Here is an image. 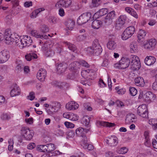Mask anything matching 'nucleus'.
Here are the masks:
<instances>
[{
	"mask_svg": "<svg viewBox=\"0 0 157 157\" xmlns=\"http://www.w3.org/2000/svg\"><path fill=\"white\" fill-rule=\"evenodd\" d=\"M85 50L88 53L97 56L99 55L102 52L101 47L97 39L93 41L91 46L85 48Z\"/></svg>",
	"mask_w": 157,
	"mask_h": 157,
	"instance_id": "1",
	"label": "nucleus"
},
{
	"mask_svg": "<svg viewBox=\"0 0 157 157\" xmlns=\"http://www.w3.org/2000/svg\"><path fill=\"white\" fill-rule=\"evenodd\" d=\"M4 35L3 38L5 39V42L8 44L12 43L16 38H19V36L16 33L11 34L10 30H6Z\"/></svg>",
	"mask_w": 157,
	"mask_h": 157,
	"instance_id": "2",
	"label": "nucleus"
},
{
	"mask_svg": "<svg viewBox=\"0 0 157 157\" xmlns=\"http://www.w3.org/2000/svg\"><path fill=\"white\" fill-rule=\"evenodd\" d=\"M21 131L22 136L25 140L29 141L32 139L34 135L33 132L28 127H23Z\"/></svg>",
	"mask_w": 157,
	"mask_h": 157,
	"instance_id": "3",
	"label": "nucleus"
},
{
	"mask_svg": "<svg viewBox=\"0 0 157 157\" xmlns=\"http://www.w3.org/2000/svg\"><path fill=\"white\" fill-rule=\"evenodd\" d=\"M90 13L88 12L81 14L77 20V23L79 25L86 23L88 21H92L93 20Z\"/></svg>",
	"mask_w": 157,
	"mask_h": 157,
	"instance_id": "4",
	"label": "nucleus"
},
{
	"mask_svg": "<svg viewBox=\"0 0 157 157\" xmlns=\"http://www.w3.org/2000/svg\"><path fill=\"white\" fill-rule=\"evenodd\" d=\"M135 31V27L132 26L127 28L124 31L122 35V38L123 40H126L131 37Z\"/></svg>",
	"mask_w": 157,
	"mask_h": 157,
	"instance_id": "5",
	"label": "nucleus"
},
{
	"mask_svg": "<svg viewBox=\"0 0 157 157\" xmlns=\"http://www.w3.org/2000/svg\"><path fill=\"white\" fill-rule=\"evenodd\" d=\"M137 113L139 116L142 117H148V109L145 105H142L139 106L137 109Z\"/></svg>",
	"mask_w": 157,
	"mask_h": 157,
	"instance_id": "6",
	"label": "nucleus"
},
{
	"mask_svg": "<svg viewBox=\"0 0 157 157\" xmlns=\"http://www.w3.org/2000/svg\"><path fill=\"white\" fill-rule=\"evenodd\" d=\"M72 2V0H60L57 2L55 6L57 8L62 7L67 8L71 6Z\"/></svg>",
	"mask_w": 157,
	"mask_h": 157,
	"instance_id": "7",
	"label": "nucleus"
},
{
	"mask_svg": "<svg viewBox=\"0 0 157 157\" xmlns=\"http://www.w3.org/2000/svg\"><path fill=\"white\" fill-rule=\"evenodd\" d=\"M115 11L113 10L108 13L105 17L104 22L106 25L111 24L113 22V19L115 17Z\"/></svg>",
	"mask_w": 157,
	"mask_h": 157,
	"instance_id": "8",
	"label": "nucleus"
},
{
	"mask_svg": "<svg viewBox=\"0 0 157 157\" xmlns=\"http://www.w3.org/2000/svg\"><path fill=\"white\" fill-rule=\"evenodd\" d=\"M156 44V42L155 39H151L147 41L144 44L145 48L148 50L151 51L155 48Z\"/></svg>",
	"mask_w": 157,
	"mask_h": 157,
	"instance_id": "9",
	"label": "nucleus"
},
{
	"mask_svg": "<svg viewBox=\"0 0 157 157\" xmlns=\"http://www.w3.org/2000/svg\"><path fill=\"white\" fill-rule=\"evenodd\" d=\"M42 50L44 52L45 56L47 57H51L54 55V51L48 47L46 44H44L41 48Z\"/></svg>",
	"mask_w": 157,
	"mask_h": 157,
	"instance_id": "10",
	"label": "nucleus"
},
{
	"mask_svg": "<svg viewBox=\"0 0 157 157\" xmlns=\"http://www.w3.org/2000/svg\"><path fill=\"white\" fill-rule=\"evenodd\" d=\"M143 98L146 102L150 103L155 99L156 95L151 92L148 91L144 94Z\"/></svg>",
	"mask_w": 157,
	"mask_h": 157,
	"instance_id": "11",
	"label": "nucleus"
},
{
	"mask_svg": "<svg viewBox=\"0 0 157 157\" xmlns=\"http://www.w3.org/2000/svg\"><path fill=\"white\" fill-rule=\"evenodd\" d=\"M9 57V53L7 50H4L0 52V63L6 62Z\"/></svg>",
	"mask_w": 157,
	"mask_h": 157,
	"instance_id": "12",
	"label": "nucleus"
},
{
	"mask_svg": "<svg viewBox=\"0 0 157 157\" xmlns=\"http://www.w3.org/2000/svg\"><path fill=\"white\" fill-rule=\"evenodd\" d=\"M47 72L44 69L41 68L38 71L36 74V77L41 82H43L46 76Z\"/></svg>",
	"mask_w": 157,
	"mask_h": 157,
	"instance_id": "13",
	"label": "nucleus"
},
{
	"mask_svg": "<svg viewBox=\"0 0 157 157\" xmlns=\"http://www.w3.org/2000/svg\"><path fill=\"white\" fill-rule=\"evenodd\" d=\"M12 89L10 91V95L11 97H14L20 94V89L16 84H13L11 86Z\"/></svg>",
	"mask_w": 157,
	"mask_h": 157,
	"instance_id": "14",
	"label": "nucleus"
},
{
	"mask_svg": "<svg viewBox=\"0 0 157 157\" xmlns=\"http://www.w3.org/2000/svg\"><path fill=\"white\" fill-rule=\"evenodd\" d=\"M106 143L111 146H116L118 143L117 138L115 136H111L108 137L106 140Z\"/></svg>",
	"mask_w": 157,
	"mask_h": 157,
	"instance_id": "15",
	"label": "nucleus"
},
{
	"mask_svg": "<svg viewBox=\"0 0 157 157\" xmlns=\"http://www.w3.org/2000/svg\"><path fill=\"white\" fill-rule=\"evenodd\" d=\"M122 69H124L128 67L129 65L130 60L128 58L122 57L120 60Z\"/></svg>",
	"mask_w": 157,
	"mask_h": 157,
	"instance_id": "16",
	"label": "nucleus"
},
{
	"mask_svg": "<svg viewBox=\"0 0 157 157\" xmlns=\"http://www.w3.org/2000/svg\"><path fill=\"white\" fill-rule=\"evenodd\" d=\"M90 130V128L84 129L82 127H79L77 128L75 130V133L76 135L78 136L82 137L86 135Z\"/></svg>",
	"mask_w": 157,
	"mask_h": 157,
	"instance_id": "17",
	"label": "nucleus"
},
{
	"mask_svg": "<svg viewBox=\"0 0 157 157\" xmlns=\"http://www.w3.org/2000/svg\"><path fill=\"white\" fill-rule=\"evenodd\" d=\"M79 106L77 103L74 101H71L66 105V107L69 110H74L77 109Z\"/></svg>",
	"mask_w": 157,
	"mask_h": 157,
	"instance_id": "18",
	"label": "nucleus"
},
{
	"mask_svg": "<svg viewBox=\"0 0 157 157\" xmlns=\"http://www.w3.org/2000/svg\"><path fill=\"white\" fill-rule=\"evenodd\" d=\"M67 67V64L65 63L58 64L57 65V70L59 73L62 74L66 70Z\"/></svg>",
	"mask_w": 157,
	"mask_h": 157,
	"instance_id": "19",
	"label": "nucleus"
},
{
	"mask_svg": "<svg viewBox=\"0 0 157 157\" xmlns=\"http://www.w3.org/2000/svg\"><path fill=\"white\" fill-rule=\"evenodd\" d=\"M155 58L151 56H147L145 58L144 62L146 64L150 66L153 64L155 62Z\"/></svg>",
	"mask_w": 157,
	"mask_h": 157,
	"instance_id": "20",
	"label": "nucleus"
},
{
	"mask_svg": "<svg viewBox=\"0 0 157 157\" xmlns=\"http://www.w3.org/2000/svg\"><path fill=\"white\" fill-rule=\"evenodd\" d=\"M22 40L23 43V45L24 47H28L31 45L32 40L30 36H25L22 38Z\"/></svg>",
	"mask_w": 157,
	"mask_h": 157,
	"instance_id": "21",
	"label": "nucleus"
},
{
	"mask_svg": "<svg viewBox=\"0 0 157 157\" xmlns=\"http://www.w3.org/2000/svg\"><path fill=\"white\" fill-rule=\"evenodd\" d=\"M75 24V21L71 19H68L65 22V25L69 30H72Z\"/></svg>",
	"mask_w": 157,
	"mask_h": 157,
	"instance_id": "22",
	"label": "nucleus"
},
{
	"mask_svg": "<svg viewBox=\"0 0 157 157\" xmlns=\"http://www.w3.org/2000/svg\"><path fill=\"white\" fill-rule=\"evenodd\" d=\"M135 82L136 85L139 86H143L145 84L144 79L140 77L136 78L135 79Z\"/></svg>",
	"mask_w": 157,
	"mask_h": 157,
	"instance_id": "23",
	"label": "nucleus"
},
{
	"mask_svg": "<svg viewBox=\"0 0 157 157\" xmlns=\"http://www.w3.org/2000/svg\"><path fill=\"white\" fill-rule=\"evenodd\" d=\"M31 33L32 36H35L37 38L44 39H47L48 38V36L47 35L38 34L37 31L36 30H33L31 31Z\"/></svg>",
	"mask_w": 157,
	"mask_h": 157,
	"instance_id": "24",
	"label": "nucleus"
},
{
	"mask_svg": "<svg viewBox=\"0 0 157 157\" xmlns=\"http://www.w3.org/2000/svg\"><path fill=\"white\" fill-rule=\"evenodd\" d=\"M80 63L78 62H74L71 63L69 66L70 69L77 70L80 68Z\"/></svg>",
	"mask_w": 157,
	"mask_h": 157,
	"instance_id": "25",
	"label": "nucleus"
},
{
	"mask_svg": "<svg viewBox=\"0 0 157 157\" xmlns=\"http://www.w3.org/2000/svg\"><path fill=\"white\" fill-rule=\"evenodd\" d=\"M108 12V10L106 8H103L94 14L95 15H97L98 17L97 18L100 17L107 14Z\"/></svg>",
	"mask_w": 157,
	"mask_h": 157,
	"instance_id": "26",
	"label": "nucleus"
},
{
	"mask_svg": "<svg viewBox=\"0 0 157 157\" xmlns=\"http://www.w3.org/2000/svg\"><path fill=\"white\" fill-rule=\"evenodd\" d=\"M115 27L116 29L120 30L124 28L126 26L125 24L116 20L115 24Z\"/></svg>",
	"mask_w": 157,
	"mask_h": 157,
	"instance_id": "27",
	"label": "nucleus"
},
{
	"mask_svg": "<svg viewBox=\"0 0 157 157\" xmlns=\"http://www.w3.org/2000/svg\"><path fill=\"white\" fill-rule=\"evenodd\" d=\"M15 45L18 46L21 49H22L24 47V46L23 45V40L22 39H21L19 36V38H16L14 40Z\"/></svg>",
	"mask_w": 157,
	"mask_h": 157,
	"instance_id": "28",
	"label": "nucleus"
},
{
	"mask_svg": "<svg viewBox=\"0 0 157 157\" xmlns=\"http://www.w3.org/2000/svg\"><path fill=\"white\" fill-rule=\"evenodd\" d=\"M102 24L101 22L98 20H95L92 23V27L94 29H99Z\"/></svg>",
	"mask_w": 157,
	"mask_h": 157,
	"instance_id": "29",
	"label": "nucleus"
},
{
	"mask_svg": "<svg viewBox=\"0 0 157 157\" xmlns=\"http://www.w3.org/2000/svg\"><path fill=\"white\" fill-rule=\"evenodd\" d=\"M37 58V55L34 53H29L25 56L26 59L28 61H30L33 59H36Z\"/></svg>",
	"mask_w": 157,
	"mask_h": 157,
	"instance_id": "30",
	"label": "nucleus"
},
{
	"mask_svg": "<svg viewBox=\"0 0 157 157\" xmlns=\"http://www.w3.org/2000/svg\"><path fill=\"white\" fill-rule=\"evenodd\" d=\"M135 115L133 114L127 115L126 117L125 121L129 123H131L135 121Z\"/></svg>",
	"mask_w": 157,
	"mask_h": 157,
	"instance_id": "31",
	"label": "nucleus"
},
{
	"mask_svg": "<svg viewBox=\"0 0 157 157\" xmlns=\"http://www.w3.org/2000/svg\"><path fill=\"white\" fill-rule=\"evenodd\" d=\"M44 10V8H40L33 11L30 15L31 18H35L40 12Z\"/></svg>",
	"mask_w": 157,
	"mask_h": 157,
	"instance_id": "32",
	"label": "nucleus"
},
{
	"mask_svg": "<svg viewBox=\"0 0 157 157\" xmlns=\"http://www.w3.org/2000/svg\"><path fill=\"white\" fill-rule=\"evenodd\" d=\"M46 152L48 153H52V152L55 149L54 145L52 144H49L46 145Z\"/></svg>",
	"mask_w": 157,
	"mask_h": 157,
	"instance_id": "33",
	"label": "nucleus"
},
{
	"mask_svg": "<svg viewBox=\"0 0 157 157\" xmlns=\"http://www.w3.org/2000/svg\"><path fill=\"white\" fill-rule=\"evenodd\" d=\"M61 105L59 103L55 101L53 103L51 110L53 112H56L58 111Z\"/></svg>",
	"mask_w": 157,
	"mask_h": 157,
	"instance_id": "34",
	"label": "nucleus"
},
{
	"mask_svg": "<svg viewBox=\"0 0 157 157\" xmlns=\"http://www.w3.org/2000/svg\"><path fill=\"white\" fill-rule=\"evenodd\" d=\"M63 116L64 117L72 121H75L76 119L74 118L75 115L73 113H63Z\"/></svg>",
	"mask_w": 157,
	"mask_h": 157,
	"instance_id": "35",
	"label": "nucleus"
},
{
	"mask_svg": "<svg viewBox=\"0 0 157 157\" xmlns=\"http://www.w3.org/2000/svg\"><path fill=\"white\" fill-rule=\"evenodd\" d=\"M65 43L70 50L75 52H77L76 48L75 45L67 42H65Z\"/></svg>",
	"mask_w": 157,
	"mask_h": 157,
	"instance_id": "36",
	"label": "nucleus"
},
{
	"mask_svg": "<svg viewBox=\"0 0 157 157\" xmlns=\"http://www.w3.org/2000/svg\"><path fill=\"white\" fill-rule=\"evenodd\" d=\"M130 65L131 66V68H132L133 70H139L141 67L140 61L138 62H133V63H131Z\"/></svg>",
	"mask_w": 157,
	"mask_h": 157,
	"instance_id": "37",
	"label": "nucleus"
},
{
	"mask_svg": "<svg viewBox=\"0 0 157 157\" xmlns=\"http://www.w3.org/2000/svg\"><path fill=\"white\" fill-rule=\"evenodd\" d=\"M107 46L109 49L113 50L116 48L117 45L114 41L109 40L107 44Z\"/></svg>",
	"mask_w": 157,
	"mask_h": 157,
	"instance_id": "38",
	"label": "nucleus"
},
{
	"mask_svg": "<svg viewBox=\"0 0 157 157\" xmlns=\"http://www.w3.org/2000/svg\"><path fill=\"white\" fill-rule=\"evenodd\" d=\"M24 67V65L23 64L22 61H19L16 67L15 70L17 73H20L23 69Z\"/></svg>",
	"mask_w": 157,
	"mask_h": 157,
	"instance_id": "39",
	"label": "nucleus"
},
{
	"mask_svg": "<svg viewBox=\"0 0 157 157\" xmlns=\"http://www.w3.org/2000/svg\"><path fill=\"white\" fill-rule=\"evenodd\" d=\"M99 124L101 126H106L108 127H112L114 126L115 124L114 123H109L104 121H99Z\"/></svg>",
	"mask_w": 157,
	"mask_h": 157,
	"instance_id": "40",
	"label": "nucleus"
},
{
	"mask_svg": "<svg viewBox=\"0 0 157 157\" xmlns=\"http://www.w3.org/2000/svg\"><path fill=\"white\" fill-rule=\"evenodd\" d=\"M82 139L81 142V144L82 146H83L84 148H86V146L88 144L87 143V139L85 135L82 137Z\"/></svg>",
	"mask_w": 157,
	"mask_h": 157,
	"instance_id": "41",
	"label": "nucleus"
},
{
	"mask_svg": "<svg viewBox=\"0 0 157 157\" xmlns=\"http://www.w3.org/2000/svg\"><path fill=\"white\" fill-rule=\"evenodd\" d=\"M130 52L132 53H133L137 52V47L135 43H131L130 45Z\"/></svg>",
	"mask_w": 157,
	"mask_h": 157,
	"instance_id": "42",
	"label": "nucleus"
},
{
	"mask_svg": "<svg viewBox=\"0 0 157 157\" xmlns=\"http://www.w3.org/2000/svg\"><path fill=\"white\" fill-rule=\"evenodd\" d=\"M92 71L91 70H88L83 71L82 73H85L87 75V76L86 77L87 78L92 79V78H91V76H92V75H93L94 73L92 72Z\"/></svg>",
	"mask_w": 157,
	"mask_h": 157,
	"instance_id": "43",
	"label": "nucleus"
},
{
	"mask_svg": "<svg viewBox=\"0 0 157 157\" xmlns=\"http://www.w3.org/2000/svg\"><path fill=\"white\" fill-rule=\"evenodd\" d=\"M146 35V32L144 30L140 29V30L138 35V38L140 40L144 38Z\"/></svg>",
	"mask_w": 157,
	"mask_h": 157,
	"instance_id": "44",
	"label": "nucleus"
},
{
	"mask_svg": "<svg viewBox=\"0 0 157 157\" xmlns=\"http://www.w3.org/2000/svg\"><path fill=\"white\" fill-rule=\"evenodd\" d=\"M47 147L46 145H40L37 147V149L38 151L41 152H46Z\"/></svg>",
	"mask_w": 157,
	"mask_h": 157,
	"instance_id": "45",
	"label": "nucleus"
},
{
	"mask_svg": "<svg viewBox=\"0 0 157 157\" xmlns=\"http://www.w3.org/2000/svg\"><path fill=\"white\" fill-rule=\"evenodd\" d=\"M87 34L85 33L83 35H80L77 37V40L78 41H81L85 40L87 37Z\"/></svg>",
	"mask_w": 157,
	"mask_h": 157,
	"instance_id": "46",
	"label": "nucleus"
},
{
	"mask_svg": "<svg viewBox=\"0 0 157 157\" xmlns=\"http://www.w3.org/2000/svg\"><path fill=\"white\" fill-rule=\"evenodd\" d=\"M126 18L127 17L125 15H121L117 18V21H119L120 22L125 24V21Z\"/></svg>",
	"mask_w": 157,
	"mask_h": 157,
	"instance_id": "47",
	"label": "nucleus"
},
{
	"mask_svg": "<svg viewBox=\"0 0 157 157\" xmlns=\"http://www.w3.org/2000/svg\"><path fill=\"white\" fill-rule=\"evenodd\" d=\"M48 21L51 23L55 24L57 23V19L53 16H50L48 19Z\"/></svg>",
	"mask_w": 157,
	"mask_h": 157,
	"instance_id": "48",
	"label": "nucleus"
},
{
	"mask_svg": "<svg viewBox=\"0 0 157 157\" xmlns=\"http://www.w3.org/2000/svg\"><path fill=\"white\" fill-rule=\"evenodd\" d=\"M129 90L130 94L133 96L135 95L137 93V90L134 87H131L129 88Z\"/></svg>",
	"mask_w": 157,
	"mask_h": 157,
	"instance_id": "49",
	"label": "nucleus"
},
{
	"mask_svg": "<svg viewBox=\"0 0 157 157\" xmlns=\"http://www.w3.org/2000/svg\"><path fill=\"white\" fill-rule=\"evenodd\" d=\"M41 30L42 33H46L49 31V28L46 25H43L41 28Z\"/></svg>",
	"mask_w": 157,
	"mask_h": 157,
	"instance_id": "50",
	"label": "nucleus"
},
{
	"mask_svg": "<svg viewBox=\"0 0 157 157\" xmlns=\"http://www.w3.org/2000/svg\"><path fill=\"white\" fill-rule=\"evenodd\" d=\"M130 62L131 61V63H132L134 62L135 60L137 61V60H139V58L136 56L132 55L130 57Z\"/></svg>",
	"mask_w": 157,
	"mask_h": 157,
	"instance_id": "51",
	"label": "nucleus"
},
{
	"mask_svg": "<svg viewBox=\"0 0 157 157\" xmlns=\"http://www.w3.org/2000/svg\"><path fill=\"white\" fill-rule=\"evenodd\" d=\"M35 93L33 92H30L29 96H27L28 99H29L31 101L33 100L35 98Z\"/></svg>",
	"mask_w": 157,
	"mask_h": 157,
	"instance_id": "52",
	"label": "nucleus"
},
{
	"mask_svg": "<svg viewBox=\"0 0 157 157\" xmlns=\"http://www.w3.org/2000/svg\"><path fill=\"white\" fill-rule=\"evenodd\" d=\"M128 151V149L126 147H123L121 148L119 150V152L120 154H124L126 153Z\"/></svg>",
	"mask_w": 157,
	"mask_h": 157,
	"instance_id": "53",
	"label": "nucleus"
},
{
	"mask_svg": "<svg viewBox=\"0 0 157 157\" xmlns=\"http://www.w3.org/2000/svg\"><path fill=\"white\" fill-rule=\"evenodd\" d=\"M92 3L95 7L98 6L101 3V0H92Z\"/></svg>",
	"mask_w": 157,
	"mask_h": 157,
	"instance_id": "54",
	"label": "nucleus"
},
{
	"mask_svg": "<svg viewBox=\"0 0 157 157\" xmlns=\"http://www.w3.org/2000/svg\"><path fill=\"white\" fill-rule=\"evenodd\" d=\"M64 124L67 128H73L74 127V124H73L67 121H66L64 123Z\"/></svg>",
	"mask_w": 157,
	"mask_h": 157,
	"instance_id": "55",
	"label": "nucleus"
},
{
	"mask_svg": "<svg viewBox=\"0 0 157 157\" xmlns=\"http://www.w3.org/2000/svg\"><path fill=\"white\" fill-rule=\"evenodd\" d=\"M98 86L101 87H104L106 86V85L104 83L103 80L101 78L99 79L98 82Z\"/></svg>",
	"mask_w": 157,
	"mask_h": 157,
	"instance_id": "56",
	"label": "nucleus"
},
{
	"mask_svg": "<svg viewBox=\"0 0 157 157\" xmlns=\"http://www.w3.org/2000/svg\"><path fill=\"white\" fill-rule=\"evenodd\" d=\"M144 145L148 147H149L151 145L150 139L149 138H147L145 139V141L144 143Z\"/></svg>",
	"mask_w": 157,
	"mask_h": 157,
	"instance_id": "57",
	"label": "nucleus"
},
{
	"mask_svg": "<svg viewBox=\"0 0 157 157\" xmlns=\"http://www.w3.org/2000/svg\"><path fill=\"white\" fill-rule=\"evenodd\" d=\"M80 63V65H82V66L88 67L89 66V64L86 62V61L84 60H82L80 61V62L79 63Z\"/></svg>",
	"mask_w": 157,
	"mask_h": 157,
	"instance_id": "58",
	"label": "nucleus"
},
{
	"mask_svg": "<svg viewBox=\"0 0 157 157\" xmlns=\"http://www.w3.org/2000/svg\"><path fill=\"white\" fill-rule=\"evenodd\" d=\"M83 124L85 125L87 127H89V123L90 122V120L89 118L88 119H85L83 121Z\"/></svg>",
	"mask_w": 157,
	"mask_h": 157,
	"instance_id": "59",
	"label": "nucleus"
},
{
	"mask_svg": "<svg viewBox=\"0 0 157 157\" xmlns=\"http://www.w3.org/2000/svg\"><path fill=\"white\" fill-rule=\"evenodd\" d=\"M25 121L27 124H32L33 123V119L32 117L29 118L25 119Z\"/></svg>",
	"mask_w": 157,
	"mask_h": 157,
	"instance_id": "60",
	"label": "nucleus"
},
{
	"mask_svg": "<svg viewBox=\"0 0 157 157\" xmlns=\"http://www.w3.org/2000/svg\"><path fill=\"white\" fill-rule=\"evenodd\" d=\"M36 146L35 144L34 143H31L29 144L27 146V148L29 149H32Z\"/></svg>",
	"mask_w": 157,
	"mask_h": 157,
	"instance_id": "61",
	"label": "nucleus"
},
{
	"mask_svg": "<svg viewBox=\"0 0 157 157\" xmlns=\"http://www.w3.org/2000/svg\"><path fill=\"white\" fill-rule=\"evenodd\" d=\"M151 123L154 130L157 129V121H152Z\"/></svg>",
	"mask_w": 157,
	"mask_h": 157,
	"instance_id": "62",
	"label": "nucleus"
},
{
	"mask_svg": "<svg viewBox=\"0 0 157 157\" xmlns=\"http://www.w3.org/2000/svg\"><path fill=\"white\" fill-rule=\"evenodd\" d=\"M152 144L154 148L157 149V142L155 139H153Z\"/></svg>",
	"mask_w": 157,
	"mask_h": 157,
	"instance_id": "63",
	"label": "nucleus"
},
{
	"mask_svg": "<svg viewBox=\"0 0 157 157\" xmlns=\"http://www.w3.org/2000/svg\"><path fill=\"white\" fill-rule=\"evenodd\" d=\"M152 87L153 90H157V81L155 80V81L153 82Z\"/></svg>",
	"mask_w": 157,
	"mask_h": 157,
	"instance_id": "64",
	"label": "nucleus"
}]
</instances>
